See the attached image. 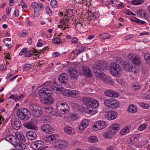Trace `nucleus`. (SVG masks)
Returning <instances> with one entry per match:
<instances>
[{"label":"nucleus","instance_id":"obj_16","mask_svg":"<svg viewBox=\"0 0 150 150\" xmlns=\"http://www.w3.org/2000/svg\"><path fill=\"white\" fill-rule=\"evenodd\" d=\"M47 97H46L45 99L41 100V102L44 104L50 105L52 104L54 102V98L52 95V93L48 95Z\"/></svg>","mask_w":150,"mask_h":150},{"label":"nucleus","instance_id":"obj_17","mask_svg":"<svg viewBox=\"0 0 150 150\" xmlns=\"http://www.w3.org/2000/svg\"><path fill=\"white\" fill-rule=\"evenodd\" d=\"M58 80L59 83L65 85L68 81V78L67 74L62 73L59 76Z\"/></svg>","mask_w":150,"mask_h":150},{"label":"nucleus","instance_id":"obj_53","mask_svg":"<svg viewBox=\"0 0 150 150\" xmlns=\"http://www.w3.org/2000/svg\"><path fill=\"white\" fill-rule=\"evenodd\" d=\"M16 101H19L22 99L24 98V96L23 94H21L19 96H16Z\"/></svg>","mask_w":150,"mask_h":150},{"label":"nucleus","instance_id":"obj_12","mask_svg":"<svg viewBox=\"0 0 150 150\" xmlns=\"http://www.w3.org/2000/svg\"><path fill=\"white\" fill-rule=\"evenodd\" d=\"M107 126V122L104 121H99L93 125V128L94 130H98L105 128Z\"/></svg>","mask_w":150,"mask_h":150},{"label":"nucleus","instance_id":"obj_62","mask_svg":"<svg viewBox=\"0 0 150 150\" xmlns=\"http://www.w3.org/2000/svg\"><path fill=\"white\" fill-rule=\"evenodd\" d=\"M27 49L26 48H23L21 51H20V52H19V55H23L24 53H25V54L26 51Z\"/></svg>","mask_w":150,"mask_h":150},{"label":"nucleus","instance_id":"obj_36","mask_svg":"<svg viewBox=\"0 0 150 150\" xmlns=\"http://www.w3.org/2000/svg\"><path fill=\"white\" fill-rule=\"evenodd\" d=\"M70 90L66 89L64 88L63 91H62L61 94L64 96L69 97Z\"/></svg>","mask_w":150,"mask_h":150},{"label":"nucleus","instance_id":"obj_51","mask_svg":"<svg viewBox=\"0 0 150 150\" xmlns=\"http://www.w3.org/2000/svg\"><path fill=\"white\" fill-rule=\"evenodd\" d=\"M20 3L21 5L22 6V8L23 9L27 8V7L25 3L23 1V0H21L20 1Z\"/></svg>","mask_w":150,"mask_h":150},{"label":"nucleus","instance_id":"obj_56","mask_svg":"<svg viewBox=\"0 0 150 150\" xmlns=\"http://www.w3.org/2000/svg\"><path fill=\"white\" fill-rule=\"evenodd\" d=\"M65 25L68 26L69 24H70V22L69 21L70 20L69 19H67V18L64 19Z\"/></svg>","mask_w":150,"mask_h":150},{"label":"nucleus","instance_id":"obj_9","mask_svg":"<svg viewBox=\"0 0 150 150\" xmlns=\"http://www.w3.org/2000/svg\"><path fill=\"white\" fill-rule=\"evenodd\" d=\"M128 57L134 64L137 66H139L142 64V59L138 55H135L130 54L128 55Z\"/></svg>","mask_w":150,"mask_h":150},{"label":"nucleus","instance_id":"obj_58","mask_svg":"<svg viewBox=\"0 0 150 150\" xmlns=\"http://www.w3.org/2000/svg\"><path fill=\"white\" fill-rule=\"evenodd\" d=\"M70 118L73 120H76L78 118V115H74L72 114L70 116Z\"/></svg>","mask_w":150,"mask_h":150},{"label":"nucleus","instance_id":"obj_22","mask_svg":"<svg viewBox=\"0 0 150 150\" xmlns=\"http://www.w3.org/2000/svg\"><path fill=\"white\" fill-rule=\"evenodd\" d=\"M67 145L66 142L62 141L56 143L54 146L58 149H64L67 147Z\"/></svg>","mask_w":150,"mask_h":150},{"label":"nucleus","instance_id":"obj_43","mask_svg":"<svg viewBox=\"0 0 150 150\" xmlns=\"http://www.w3.org/2000/svg\"><path fill=\"white\" fill-rule=\"evenodd\" d=\"M133 89L135 91H138L140 90L141 88L140 85L139 83H137L133 85Z\"/></svg>","mask_w":150,"mask_h":150},{"label":"nucleus","instance_id":"obj_13","mask_svg":"<svg viewBox=\"0 0 150 150\" xmlns=\"http://www.w3.org/2000/svg\"><path fill=\"white\" fill-rule=\"evenodd\" d=\"M11 124L13 128L15 130L19 129L21 127V121L16 117H14L12 119Z\"/></svg>","mask_w":150,"mask_h":150},{"label":"nucleus","instance_id":"obj_48","mask_svg":"<svg viewBox=\"0 0 150 150\" xmlns=\"http://www.w3.org/2000/svg\"><path fill=\"white\" fill-rule=\"evenodd\" d=\"M28 33V31H25V32H22L21 33H19L18 35L21 37H25L27 35Z\"/></svg>","mask_w":150,"mask_h":150},{"label":"nucleus","instance_id":"obj_27","mask_svg":"<svg viewBox=\"0 0 150 150\" xmlns=\"http://www.w3.org/2000/svg\"><path fill=\"white\" fill-rule=\"evenodd\" d=\"M16 149L19 150H24L25 148L26 145L24 144L22 142H16V144L13 145Z\"/></svg>","mask_w":150,"mask_h":150},{"label":"nucleus","instance_id":"obj_21","mask_svg":"<svg viewBox=\"0 0 150 150\" xmlns=\"http://www.w3.org/2000/svg\"><path fill=\"white\" fill-rule=\"evenodd\" d=\"M5 139L13 145H14L16 142L17 140L15 137L13 135H7L5 137Z\"/></svg>","mask_w":150,"mask_h":150},{"label":"nucleus","instance_id":"obj_4","mask_svg":"<svg viewBox=\"0 0 150 150\" xmlns=\"http://www.w3.org/2000/svg\"><path fill=\"white\" fill-rule=\"evenodd\" d=\"M104 104L107 107L112 109L117 108L120 106L119 102L114 98H110L105 100Z\"/></svg>","mask_w":150,"mask_h":150},{"label":"nucleus","instance_id":"obj_42","mask_svg":"<svg viewBox=\"0 0 150 150\" xmlns=\"http://www.w3.org/2000/svg\"><path fill=\"white\" fill-rule=\"evenodd\" d=\"M31 64H26L23 67V70L25 71H27L29 70L31 67Z\"/></svg>","mask_w":150,"mask_h":150},{"label":"nucleus","instance_id":"obj_15","mask_svg":"<svg viewBox=\"0 0 150 150\" xmlns=\"http://www.w3.org/2000/svg\"><path fill=\"white\" fill-rule=\"evenodd\" d=\"M80 73L81 74L85 75L88 77H91L92 76L90 69L87 66H83L82 67Z\"/></svg>","mask_w":150,"mask_h":150},{"label":"nucleus","instance_id":"obj_45","mask_svg":"<svg viewBox=\"0 0 150 150\" xmlns=\"http://www.w3.org/2000/svg\"><path fill=\"white\" fill-rule=\"evenodd\" d=\"M57 3L56 0H51L50 2V5L53 8H55L57 6Z\"/></svg>","mask_w":150,"mask_h":150},{"label":"nucleus","instance_id":"obj_29","mask_svg":"<svg viewBox=\"0 0 150 150\" xmlns=\"http://www.w3.org/2000/svg\"><path fill=\"white\" fill-rule=\"evenodd\" d=\"M130 130L129 126L126 125L120 131V134L122 135H124L129 132Z\"/></svg>","mask_w":150,"mask_h":150},{"label":"nucleus","instance_id":"obj_26","mask_svg":"<svg viewBox=\"0 0 150 150\" xmlns=\"http://www.w3.org/2000/svg\"><path fill=\"white\" fill-rule=\"evenodd\" d=\"M64 130L66 134L71 135L74 133L73 129L69 126H66L64 128Z\"/></svg>","mask_w":150,"mask_h":150},{"label":"nucleus","instance_id":"obj_55","mask_svg":"<svg viewBox=\"0 0 150 150\" xmlns=\"http://www.w3.org/2000/svg\"><path fill=\"white\" fill-rule=\"evenodd\" d=\"M12 44L13 42H8L5 44V45L9 49H10L12 46Z\"/></svg>","mask_w":150,"mask_h":150},{"label":"nucleus","instance_id":"obj_39","mask_svg":"<svg viewBox=\"0 0 150 150\" xmlns=\"http://www.w3.org/2000/svg\"><path fill=\"white\" fill-rule=\"evenodd\" d=\"M70 106L74 110L76 109L79 110L80 108V106L79 104L75 103H71Z\"/></svg>","mask_w":150,"mask_h":150},{"label":"nucleus","instance_id":"obj_5","mask_svg":"<svg viewBox=\"0 0 150 150\" xmlns=\"http://www.w3.org/2000/svg\"><path fill=\"white\" fill-rule=\"evenodd\" d=\"M32 115L35 117H38L42 113L41 108L35 104H32L29 106Z\"/></svg>","mask_w":150,"mask_h":150},{"label":"nucleus","instance_id":"obj_28","mask_svg":"<svg viewBox=\"0 0 150 150\" xmlns=\"http://www.w3.org/2000/svg\"><path fill=\"white\" fill-rule=\"evenodd\" d=\"M56 138L54 135H52L48 136L47 137V141L51 143H55L57 141Z\"/></svg>","mask_w":150,"mask_h":150},{"label":"nucleus","instance_id":"obj_31","mask_svg":"<svg viewBox=\"0 0 150 150\" xmlns=\"http://www.w3.org/2000/svg\"><path fill=\"white\" fill-rule=\"evenodd\" d=\"M137 111V108L133 104L130 105L128 107V111L131 113H134Z\"/></svg>","mask_w":150,"mask_h":150},{"label":"nucleus","instance_id":"obj_30","mask_svg":"<svg viewBox=\"0 0 150 150\" xmlns=\"http://www.w3.org/2000/svg\"><path fill=\"white\" fill-rule=\"evenodd\" d=\"M15 136L19 141H23L25 140V137L22 132H17L16 133Z\"/></svg>","mask_w":150,"mask_h":150},{"label":"nucleus","instance_id":"obj_40","mask_svg":"<svg viewBox=\"0 0 150 150\" xmlns=\"http://www.w3.org/2000/svg\"><path fill=\"white\" fill-rule=\"evenodd\" d=\"M102 2L104 4L107 6L114 4L113 0H102Z\"/></svg>","mask_w":150,"mask_h":150},{"label":"nucleus","instance_id":"obj_46","mask_svg":"<svg viewBox=\"0 0 150 150\" xmlns=\"http://www.w3.org/2000/svg\"><path fill=\"white\" fill-rule=\"evenodd\" d=\"M52 42L54 44H59L61 43L60 38H56L52 40Z\"/></svg>","mask_w":150,"mask_h":150},{"label":"nucleus","instance_id":"obj_18","mask_svg":"<svg viewBox=\"0 0 150 150\" xmlns=\"http://www.w3.org/2000/svg\"><path fill=\"white\" fill-rule=\"evenodd\" d=\"M120 127L119 124L118 123H115L111 125L108 130L113 135L119 130Z\"/></svg>","mask_w":150,"mask_h":150},{"label":"nucleus","instance_id":"obj_54","mask_svg":"<svg viewBox=\"0 0 150 150\" xmlns=\"http://www.w3.org/2000/svg\"><path fill=\"white\" fill-rule=\"evenodd\" d=\"M45 10L47 12V13L50 15H52V12L51 11V9L48 6H47L45 8Z\"/></svg>","mask_w":150,"mask_h":150},{"label":"nucleus","instance_id":"obj_44","mask_svg":"<svg viewBox=\"0 0 150 150\" xmlns=\"http://www.w3.org/2000/svg\"><path fill=\"white\" fill-rule=\"evenodd\" d=\"M33 54V51L31 50H28L26 51L25 52V56L26 57H30Z\"/></svg>","mask_w":150,"mask_h":150},{"label":"nucleus","instance_id":"obj_6","mask_svg":"<svg viewBox=\"0 0 150 150\" xmlns=\"http://www.w3.org/2000/svg\"><path fill=\"white\" fill-rule=\"evenodd\" d=\"M57 110L62 114H64L69 112V107L65 102L61 103L57 106Z\"/></svg>","mask_w":150,"mask_h":150},{"label":"nucleus","instance_id":"obj_50","mask_svg":"<svg viewBox=\"0 0 150 150\" xmlns=\"http://www.w3.org/2000/svg\"><path fill=\"white\" fill-rule=\"evenodd\" d=\"M139 105L144 108H147L149 107V105L143 102H141L139 103Z\"/></svg>","mask_w":150,"mask_h":150},{"label":"nucleus","instance_id":"obj_33","mask_svg":"<svg viewBox=\"0 0 150 150\" xmlns=\"http://www.w3.org/2000/svg\"><path fill=\"white\" fill-rule=\"evenodd\" d=\"M25 127L29 129H34L35 128V125L32 122L26 123L25 124Z\"/></svg>","mask_w":150,"mask_h":150},{"label":"nucleus","instance_id":"obj_23","mask_svg":"<svg viewBox=\"0 0 150 150\" xmlns=\"http://www.w3.org/2000/svg\"><path fill=\"white\" fill-rule=\"evenodd\" d=\"M26 136L27 138L30 140L35 139L37 136L35 132L33 131H30L27 132Z\"/></svg>","mask_w":150,"mask_h":150},{"label":"nucleus","instance_id":"obj_52","mask_svg":"<svg viewBox=\"0 0 150 150\" xmlns=\"http://www.w3.org/2000/svg\"><path fill=\"white\" fill-rule=\"evenodd\" d=\"M78 39L77 38L75 37L72 39L71 42L72 44H75L78 43Z\"/></svg>","mask_w":150,"mask_h":150},{"label":"nucleus","instance_id":"obj_59","mask_svg":"<svg viewBox=\"0 0 150 150\" xmlns=\"http://www.w3.org/2000/svg\"><path fill=\"white\" fill-rule=\"evenodd\" d=\"M144 57L145 60L148 61L150 59V54L149 53H146L145 54Z\"/></svg>","mask_w":150,"mask_h":150},{"label":"nucleus","instance_id":"obj_3","mask_svg":"<svg viewBox=\"0 0 150 150\" xmlns=\"http://www.w3.org/2000/svg\"><path fill=\"white\" fill-rule=\"evenodd\" d=\"M16 116L19 119L23 120H26L30 118L29 111L26 108H21L16 111Z\"/></svg>","mask_w":150,"mask_h":150},{"label":"nucleus","instance_id":"obj_35","mask_svg":"<svg viewBox=\"0 0 150 150\" xmlns=\"http://www.w3.org/2000/svg\"><path fill=\"white\" fill-rule=\"evenodd\" d=\"M84 49V47L83 46L79 47L77 48L75 50L74 52L76 54H78L83 52Z\"/></svg>","mask_w":150,"mask_h":150},{"label":"nucleus","instance_id":"obj_14","mask_svg":"<svg viewBox=\"0 0 150 150\" xmlns=\"http://www.w3.org/2000/svg\"><path fill=\"white\" fill-rule=\"evenodd\" d=\"M67 74L70 78L73 80H77L79 77L78 73L76 70L73 68H70L68 70Z\"/></svg>","mask_w":150,"mask_h":150},{"label":"nucleus","instance_id":"obj_19","mask_svg":"<svg viewBox=\"0 0 150 150\" xmlns=\"http://www.w3.org/2000/svg\"><path fill=\"white\" fill-rule=\"evenodd\" d=\"M41 129L45 133L47 134L53 132L54 131L52 127L49 124L43 125L42 126Z\"/></svg>","mask_w":150,"mask_h":150},{"label":"nucleus","instance_id":"obj_32","mask_svg":"<svg viewBox=\"0 0 150 150\" xmlns=\"http://www.w3.org/2000/svg\"><path fill=\"white\" fill-rule=\"evenodd\" d=\"M69 97L73 98H76L79 96V93L78 91L73 90H70Z\"/></svg>","mask_w":150,"mask_h":150},{"label":"nucleus","instance_id":"obj_47","mask_svg":"<svg viewBox=\"0 0 150 150\" xmlns=\"http://www.w3.org/2000/svg\"><path fill=\"white\" fill-rule=\"evenodd\" d=\"M90 12L91 13V16L93 19H96L99 17V15L96 12H92L91 11H90Z\"/></svg>","mask_w":150,"mask_h":150},{"label":"nucleus","instance_id":"obj_41","mask_svg":"<svg viewBox=\"0 0 150 150\" xmlns=\"http://www.w3.org/2000/svg\"><path fill=\"white\" fill-rule=\"evenodd\" d=\"M98 139L95 136H92L90 137L89 139V142L91 143H95L97 142Z\"/></svg>","mask_w":150,"mask_h":150},{"label":"nucleus","instance_id":"obj_11","mask_svg":"<svg viewBox=\"0 0 150 150\" xmlns=\"http://www.w3.org/2000/svg\"><path fill=\"white\" fill-rule=\"evenodd\" d=\"M44 142L41 140H37L33 142L31 144V147L34 149L43 150L44 148Z\"/></svg>","mask_w":150,"mask_h":150},{"label":"nucleus","instance_id":"obj_7","mask_svg":"<svg viewBox=\"0 0 150 150\" xmlns=\"http://www.w3.org/2000/svg\"><path fill=\"white\" fill-rule=\"evenodd\" d=\"M121 71L120 67L118 64L115 63L111 64L110 71L112 75L115 76H117Z\"/></svg>","mask_w":150,"mask_h":150},{"label":"nucleus","instance_id":"obj_64","mask_svg":"<svg viewBox=\"0 0 150 150\" xmlns=\"http://www.w3.org/2000/svg\"><path fill=\"white\" fill-rule=\"evenodd\" d=\"M55 90L56 91H57V92H60L61 94L62 91H63V89H64V88H59L57 87H55Z\"/></svg>","mask_w":150,"mask_h":150},{"label":"nucleus","instance_id":"obj_34","mask_svg":"<svg viewBox=\"0 0 150 150\" xmlns=\"http://www.w3.org/2000/svg\"><path fill=\"white\" fill-rule=\"evenodd\" d=\"M110 37V35L108 33H103L100 35V38L101 39H107Z\"/></svg>","mask_w":150,"mask_h":150},{"label":"nucleus","instance_id":"obj_57","mask_svg":"<svg viewBox=\"0 0 150 150\" xmlns=\"http://www.w3.org/2000/svg\"><path fill=\"white\" fill-rule=\"evenodd\" d=\"M46 111L49 113H52L53 112V109L51 107H47Z\"/></svg>","mask_w":150,"mask_h":150},{"label":"nucleus","instance_id":"obj_63","mask_svg":"<svg viewBox=\"0 0 150 150\" xmlns=\"http://www.w3.org/2000/svg\"><path fill=\"white\" fill-rule=\"evenodd\" d=\"M135 22L138 23H139L142 24H144L145 22L144 21H141L136 18Z\"/></svg>","mask_w":150,"mask_h":150},{"label":"nucleus","instance_id":"obj_1","mask_svg":"<svg viewBox=\"0 0 150 150\" xmlns=\"http://www.w3.org/2000/svg\"><path fill=\"white\" fill-rule=\"evenodd\" d=\"M82 100L87 107V113L88 114H94V108H97L99 105V102L96 99L84 97Z\"/></svg>","mask_w":150,"mask_h":150},{"label":"nucleus","instance_id":"obj_49","mask_svg":"<svg viewBox=\"0 0 150 150\" xmlns=\"http://www.w3.org/2000/svg\"><path fill=\"white\" fill-rule=\"evenodd\" d=\"M146 128V125L145 124H142L139 127L138 129L140 131H142L145 129Z\"/></svg>","mask_w":150,"mask_h":150},{"label":"nucleus","instance_id":"obj_38","mask_svg":"<svg viewBox=\"0 0 150 150\" xmlns=\"http://www.w3.org/2000/svg\"><path fill=\"white\" fill-rule=\"evenodd\" d=\"M144 1V0H133L132 3L134 5H139L143 3Z\"/></svg>","mask_w":150,"mask_h":150},{"label":"nucleus","instance_id":"obj_25","mask_svg":"<svg viewBox=\"0 0 150 150\" xmlns=\"http://www.w3.org/2000/svg\"><path fill=\"white\" fill-rule=\"evenodd\" d=\"M105 95L109 97L115 98L117 96V93L115 91L111 90H106L105 91Z\"/></svg>","mask_w":150,"mask_h":150},{"label":"nucleus","instance_id":"obj_20","mask_svg":"<svg viewBox=\"0 0 150 150\" xmlns=\"http://www.w3.org/2000/svg\"><path fill=\"white\" fill-rule=\"evenodd\" d=\"M117 113L114 111H110L108 112L105 115V117L109 120H111L115 119L117 117Z\"/></svg>","mask_w":150,"mask_h":150},{"label":"nucleus","instance_id":"obj_37","mask_svg":"<svg viewBox=\"0 0 150 150\" xmlns=\"http://www.w3.org/2000/svg\"><path fill=\"white\" fill-rule=\"evenodd\" d=\"M113 135L111 132L108 130V131L105 132L103 134V137L104 138L108 139L112 138Z\"/></svg>","mask_w":150,"mask_h":150},{"label":"nucleus","instance_id":"obj_8","mask_svg":"<svg viewBox=\"0 0 150 150\" xmlns=\"http://www.w3.org/2000/svg\"><path fill=\"white\" fill-rule=\"evenodd\" d=\"M52 91L50 89L47 88H43L40 90L38 92L39 96L42 99H45L46 96L52 93Z\"/></svg>","mask_w":150,"mask_h":150},{"label":"nucleus","instance_id":"obj_24","mask_svg":"<svg viewBox=\"0 0 150 150\" xmlns=\"http://www.w3.org/2000/svg\"><path fill=\"white\" fill-rule=\"evenodd\" d=\"M89 122L86 120H84L79 125V129L81 130H83L86 128L88 125Z\"/></svg>","mask_w":150,"mask_h":150},{"label":"nucleus","instance_id":"obj_61","mask_svg":"<svg viewBox=\"0 0 150 150\" xmlns=\"http://www.w3.org/2000/svg\"><path fill=\"white\" fill-rule=\"evenodd\" d=\"M6 66L4 64H1L0 66V70L3 71L6 69Z\"/></svg>","mask_w":150,"mask_h":150},{"label":"nucleus","instance_id":"obj_2","mask_svg":"<svg viewBox=\"0 0 150 150\" xmlns=\"http://www.w3.org/2000/svg\"><path fill=\"white\" fill-rule=\"evenodd\" d=\"M109 65L107 62L104 60H100L97 63V65L93 68V71L96 76L97 74H104L100 72L101 70H104L106 69Z\"/></svg>","mask_w":150,"mask_h":150},{"label":"nucleus","instance_id":"obj_60","mask_svg":"<svg viewBox=\"0 0 150 150\" xmlns=\"http://www.w3.org/2000/svg\"><path fill=\"white\" fill-rule=\"evenodd\" d=\"M38 6V4L36 2H34L32 4L31 6L34 9L37 8Z\"/></svg>","mask_w":150,"mask_h":150},{"label":"nucleus","instance_id":"obj_10","mask_svg":"<svg viewBox=\"0 0 150 150\" xmlns=\"http://www.w3.org/2000/svg\"><path fill=\"white\" fill-rule=\"evenodd\" d=\"M96 77L98 78H100L101 80L103 81L104 83L110 85H112L114 82L113 80L107 75L104 74H97Z\"/></svg>","mask_w":150,"mask_h":150}]
</instances>
